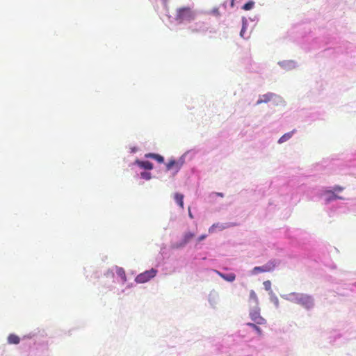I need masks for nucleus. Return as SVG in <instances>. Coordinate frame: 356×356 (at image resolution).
<instances>
[{"instance_id": "9d476101", "label": "nucleus", "mask_w": 356, "mask_h": 356, "mask_svg": "<svg viewBox=\"0 0 356 356\" xmlns=\"http://www.w3.org/2000/svg\"><path fill=\"white\" fill-rule=\"evenodd\" d=\"M174 198L175 202L178 204V205L181 209H184V195L182 194L177 193L175 194Z\"/></svg>"}, {"instance_id": "f3484780", "label": "nucleus", "mask_w": 356, "mask_h": 356, "mask_svg": "<svg viewBox=\"0 0 356 356\" xmlns=\"http://www.w3.org/2000/svg\"><path fill=\"white\" fill-rule=\"evenodd\" d=\"M246 325L250 326V327H252L257 332V334L259 336L262 335V331L260 329V327H258L259 324H256L255 323H247Z\"/></svg>"}, {"instance_id": "7ed1b4c3", "label": "nucleus", "mask_w": 356, "mask_h": 356, "mask_svg": "<svg viewBox=\"0 0 356 356\" xmlns=\"http://www.w3.org/2000/svg\"><path fill=\"white\" fill-rule=\"evenodd\" d=\"M157 273V270L154 268H152L149 270H146L136 277V282L138 283H145L148 282L152 278L154 277Z\"/></svg>"}, {"instance_id": "b1692460", "label": "nucleus", "mask_w": 356, "mask_h": 356, "mask_svg": "<svg viewBox=\"0 0 356 356\" xmlns=\"http://www.w3.org/2000/svg\"><path fill=\"white\" fill-rule=\"evenodd\" d=\"M343 187H341V186H335L334 187V191H343Z\"/></svg>"}, {"instance_id": "6ab92c4d", "label": "nucleus", "mask_w": 356, "mask_h": 356, "mask_svg": "<svg viewBox=\"0 0 356 356\" xmlns=\"http://www.w3.org/2000/svg\"><path fill=\"white\" fill-rule=\"evenodd\" d=\"M216 227H218L220 229H224L225 228V226H223L222 225H220L219 223H217V224H213L209 229V232L210 233H212L214 232V229Z\"/></svg>"}, {"instance_id": "f8f14e48", "label": "nucleus", "mask_w": 356, "mask_h": 356, "mask_svg": "<svg viewBox=\"0 0 356 356\" xmlns=\"http://www.w3.org/2000/svg\"><path fill=\"white\" fill-rule=\"evenodd\" d=\"M8 341L10 344H18L20 341V339L17 335L11 334L8 337Z\"/></svg>"}, {"instance_id": "a878e982", "label": "nucleus", "mask_w": 356, "mask_h": 356, "mask_svg": "<svg viewBox=\"0 0 356 356\" xmlns=\"http://www.w3.org/2000/svg\"><path fill=\"white\" fill-rule=\"evenodd\" d=\"M188 216L191 218H193V214L191 212V209L190 208H188Z\"/></svg>"}, {"instance_id": "cd10ccee", "label": "nucleus", "mask_w": 356, "mask_h": 356, "mask_svg": "<svg viewBox=\"0 0 356 356\" xmlns=\"http://www.w3.org/2000/svg\"><path fill=\"white\" fill-rule=\"evenodd\" d=\"M243 30L241 31V35H243Z\"/></svg>"}, {"instance_id": "5701e85b", "label": "nucleus", "mask_w": 356, "mask_h": 356, "mask_svg": "<svg viewBox=\"0 0 356 356\" xmlns=\"http://www.w3.org/2000/svg\"><path fill=\"white\" fill-rule=\"evenodd\" d=\"M264 288L266 291L271 290V282L269 280L264 281L263 283Z\"/></svg>"}, {"instance_id": "ddd939ff", "label": "nucleus", "mask_w": 356, "mask_h": 356, "mask_svg": "<svg viewBox=\"0 0 356 356\" xmlns=\"http://www.w3.org/2000/svg\"><path fill=\"white\" fill-rule=\"evenodd\" d=\"M296 131V130H293L290 132H288L286 134H284L279 140H278V143H284L286 141H287L289 139H290L293 133Z\"/></svg>"}, {"instance_id": "4be33fe9", "label": "nucleus", "mask_w": 356, "mask_h": 356, "mask_svg": "<svg viewBox=\"0 0 356 356\" xmlns=\"http://www.w3.org/2000/svg\"><path fill=\"white\" fill-rule=\"evenodd\" d=\"M140 176L145 180H149L152 178L151 173L148 172H142Z\"/></svg>"}, {"instance_id": "aec40b11", "label": "nucleus", "mask_w": 356, "mask_h": 356, "mask_svg": "<svg viewBox=\"0 0 356 356\" xmlns=\"http://www.w3.org/2000/svg\"><path fill=\"white\" fill-rule=\"evenodd\" d=\"M327 193L332 194L331 197L327 199V202H330L333 200H337V199L343 200V198L342 197L337 195L336 194L334 193V192H332L331 191H327Z\"/></svg>"}, {"instance_id": "1a4fd4ad", "label": "nucleus", "mask_w": 356, "mask_h": 356, "mask_svg": "<svg viewBox=\"0 0 356 356\" xmlns=\"http://www.w3.org/2000/svg\"><path fill=\"white\" fill-rule=\"evenodd\" d=\"M273 97V94L267 93L259 97V99L257 102V104H260L261 103H267Z\"/></svg>"}, {"instance_id": "20e7f679", "label": "nucleus", "mask_w": 356, "mask_h": 356, "mask_svg": "<svg viewBox=\"0 0 356 356\" xmlns=\"http://www.w3.org/2000/svg\"><path fill=\"white\" fill-rule=\"evenodd\" d=\"M276 266L275 261H269L262 266H256L253 268L254 273H267L273 271Z\"/></svg>"}, {"instance_id": "39448f33", "label": "nucleus", "mask_w": 356, "mask_h": 356, "mask_svg": "<svg viewBox=\"0 0 356 356\" xmlns=\"http://www.w3.org/2000/svg\"><path fill=\"white\" fill-rule=\"evenodd\" d=\"M250 316L256 324L264 325L266 323V321L262 316H261L258 310L251 312L250 313Z\"/></svg>"}, {"instance_id": "dca6fc26", "label": "nucleus", "mask_w": 356, "mask_h": 356, "mask_svg": "<svg viewBox=\"0 0 356 356\" xmlns=\"http://www.w3.org/2000/svg\"><path fill=\"white\" fill-rule=\"evenodd\" d=\"M220 277L226 281L233 282L236 279V275L234 273L229 274H220Z\"/></svg>"}, {"instance_id": "393cba45", "label": "nucleus", "mask_w": 356, "mask_h": 356, "mask_svg": "<svg viewBox=\"0 0 356 356\" xmlns=\"http://www.w3.org/2000/svg\"><path fill=\"white\" fill-rule=\"evenodd\" d=\"M206 237H207V235H205V234L201 235V236L198 238V239H197L198 242H200V241H201L204 240V238H206Z\"/></svg>"}, {"instance_id": "a211bd4d", "label": "nucleus", "mask_w": 356, "mask_h": 356, "mask_svg": "<svg viewBox=\"0 0 356 356\" xmlns=\"http://www.w3.org/2000/svg\"><path fill=\"white\" fill-rule=\"evenodd\" d=\"M250 300L255 304H258L259 300L257 296L253 290H251L250 292Z\"/></svg>"}, {"instance_id": "423d86ee", "label": "nucleus", "mask_w": 356, "mask_h": 356, "mask_svg": "<svg viewBox=\"0 0 356 356\" xmlns=\"http://www.w3.org/2000/svg\"><path fill=\"white\" fill-rule=\"evenodd\" d=\"M189 30L193 33H198L205 31L204 22H199L189 26Z\"/></svg>"}, {"instance_id": "2eb2a0df", "label": "nucleus", "mask_w": 356, "mask_h": 356, "mask_svg": "<svg viewBox=\"0 0 356 356\" xmlns=\"http://www.w3.org/2000/svg\"><path fill=\"white\" fill-rule=\"evenodd\" d=\"M195 236V234L191 232L186 233L184 236V238L182 241V244L185 245L191 241Z\"/></svg>"}, {"instance_id": "f03ea898", "label": "nucleus", "mask_w": 356, "mask_h": 356, "mask_svg": "<svg viewBox=\"0 0 356 356\" xmlns=\"http://www.w3.org/2000/svg\"><path fill=\"white\" fill-rule=\"evenodd\" d=\"M195 16L196 13L192 8L184 6L178 8L176 10L175 19L177 22L183 23L184 22H191L195 19Z\"/></svg>"}, {"instance_id": "4468645a", "label": "nucleus", "mask_w": 356, "mask_h": 356, "mask_svg": "<svg viewBox=\"0 0 356 356\" xmlns=\"http://www.w3.org/2000/svg\"><path fill=\"white\" fill-rule=\"evenodd\" d=\"M116 273L121 278L123 282H127L126 273L122 268H118L116 270Z\"/></svg>"}, {"instance_id": "0eeeda50", "label": "nucleus", "mask_w": 356, "mask_h": 356, "mask_svg": "<svg viewBox=\"0 0 356 356\" xmlns=\"http://www.w3.org/2000/svg\"><path fill=\"white\" fill-rule=\"evenodd\" d=\"M182 163L176 161L175 160H170L168 163H166V170H170L173 168L176 170V172H178L181 168Z\"/></svg>"}, {"instance_id": "412c9836", "label": "nucleus", "mask_w": 356, "mask_h": 356, "mask_svg": "<svg viewBox=\"0 0 356 356\" xmlns=\"http://www.w3.org/2000/svg\"><path fill=\"white\" fill-rule=\"evenodd\" d=\"M254 4V3L253 1H248V3L243 5V9L245 10H251L253 8Z\"/></svg>"}, {"instance_id": "9b49d317", "label": "nucleus", "mask_w": 356, "mask_h": 356, "mask_svg": "<svg viewBox=\"0 0 356 356\" xmlns=\"http://www.w3.org/2000/svg\"><path fill=\"white\" fill-rule=\"evenodd\" d=\"M145 157L154 159L156 161H157L159 163H163L164 161L163 157L157 154L149 153V154H145Z\"/></svg>"}, {"instance_id": "f257e3e1", "label": "nucleus", "mask_w": 356, "mask_h": 356, "mask_svg": "<svg viewBox=\"0 0 356 356\" xmlns=\"http://www.w3.org/2000/svg\"><path fill=\"white\" fill-rule=\"evenodd\" d=\"M288 300L309 309L314 306V300L312 296L299 293H291L289 294Z\"/></svg>"}, {"instance_id": "bb28decb", "label": "nucleus", "mask_w": 356, "mask_h": 356, "mask_svg": "<svg viewBox=\"0 0 356 356\" xmlns=\"http://www.w3.org/2000/svg\"><path fill=\"white\" fill-rule=\"evenodd\" d=\"M234 0H232V3H231V6H234Z\"/></svg>"}, {"instance_id": "6e6552de", "label": "nucleus", "mask_w": 356, "mask_h": 356, "mask_svg": "<svg viewBox=\"0 0 356 356\" xmlns=\"http://www.w3.org/2000/svg\"><path fill=\"white\" fill-rule=\"evenodd\" d=\"M135 163L137 164L140 168L145 170H152L154 167L153 163L148 161L136 160Z\"/></svg>"}]
</instances>
